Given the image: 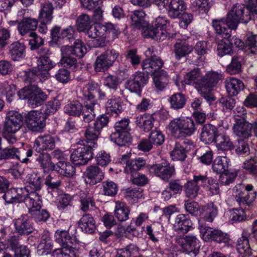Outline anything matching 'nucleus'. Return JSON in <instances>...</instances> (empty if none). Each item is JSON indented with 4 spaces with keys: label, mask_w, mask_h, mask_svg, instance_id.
I'll use <instances>...</instances> for the list:
<instances>
[{
    "label": "nucleus",
    "mask_w": 257,
    "mask_h": 257,
    "mask_svg": "<svg viewBox=\"0 0 257 257\" xmlns=\"http://www.w3.org/2000/svg\"><path fill=\"white\" fill-rule=\"evenodd\" d=\"M86 183L95 185L102 181L103 178V173L96 166L88 167L83 174Z\"/></svg>",
    "instance_id": "obj_17"
},
{
    "label": "nucleus",
    "mask_w": 257,
    "mask_h": 257,
    "mask_svg": "<svg viewBox=\"0 0 257 257\" xmlns=\"http://www.w3.org/2000/svg\"><path fill=\"white\" fill-rule=\"evenodd\" d=\"M101 131L93 123L92 125H89L85 132V137L88 144V146L90 148H94L96 145L95 143L100 134Z\"/></svg>",
    "instance_id": "obj_40"
},
{
    "label": "nucleus",
    "mask_w": 257,
    "mask_h": 257,
    "mask_svg": "<svg viewBox=\"0 0 257 257\" xmlns=\"http://www.w3.org/2000/svg\"><path fill=\"white\" fill-rule=\"evenodd\" d=\"M207 177L204 175H194L193 180L188 181L184 185V190L188 198H195L198 193L199 186L206 182Z\"/></svg>",
    "instance_id": "obj_12"
},
{
    "label": "nucleus",
    "mask_w": 257,
    "mask_h": 257,
    "mask_svg": "<svg viewBox=\"0 0 257 257\" xmlns=\"http://www.w3.org/2000/svg\"><path fill=\"white\" fill-rule=\"evenodd\" d=\"M36 222H45L50 217V214L46 209H37L30 213Z\"/></svg>",
    "instance_id": "obj_62"
},
{
    "label": "nucleus",
    "mask_w": 257,
    "mask_h": 257,
    "mask_svg": "<svg viewBox=\"0 0 257 257\" xmlns=\"http://www.w3.org/2000/svg\"><path fill=\"white\" fill-rule=\"evenodd\" d=\"M225 87L229 95L235 96L243 89L244 84L238 79L230 77L225 80Z\"/></svg>",
    "instance_id": "obj_35"
},
{
    "label": "nucleus",
    "mask_w": 257,
    "mask_h": 257,
    "mask_svg": "<svg viewBox=\"0 0 257 257\" xmlns=\"http://www.w3.org/2000/svg\"><path fill=\"white\" fill-rule=\"evenodd\" d=\"M73 197L70 194H64L59 197V202L57 204V208L59 210H64L69 207L72 205Z\"/></svg>",
    "instance_id": "obj_60"
},
{
    "label": "nucleus",
    "mask_w": 257,
    "mask_h": 257,
    "mask_svg": "<svg viewBox=\"0 0 257 257\" xmlns=\"http://www.w3.org/2000/svg\"><path fill=\"white\" fill-rule=\"evenodd\" d=\"M217 128L211 124H205L202 129L200 139L205 144H210L215 142L217 136Z\"/></svg>",
    "instance_id": "obj_30"
},
{
    "label": "nucleus",
    "mask_w": 257,
    "mask_h": 257,
    "mask_svg": "<svg viewBox=\"0 0 257 257\" xmlns=\"http://www.w3.org/2000/svg\"><path fill=\"white\" fill-rule=\"evenodd\" d=\"M55 65L54 63L47 55L41 56L38 59L37 68L41 70L49 71Z\"/></svg>",
    "instance_id": "obj_58"
},
{
    "label": "nucleus",
    "mask_w": 257,
    "mask_h": 257,
    "mask_svg": "<svg viewBox=\"0 0 257 257\" xmlns=\"http://www.w3.org/2000/svg\"><path fill=\"white\" fill-rule=\"evenodd\" d=\"M212 27L216 32L219 35H222L225 39L221 41L217 45V52L218 55L222 57L226 55H231L233 53L232 46H231V42L228 40L230 38L231 30L225 27H223V23L220 21L214 20L212 21Z\"/></svg>",
    "instance_id": "obj_5"
},
{
    "label": "nucleus",
    "mask_w": 257,
    "mask_h": 257,
    "mask_svg": "<svg viewBox=\"0 0 257 257\" xmlns=\"http://www.w3.org/2000/svg\"><path fill=\"white\" fill-rule=\"evenodd\" d=\"M154 119L152 115L144 114L136 117V123L145 132H149L154 126Z\"/></svg>",
    "instance_id": "obj_41"
},
{
    "label": "nucleus",
    "mask_w": 257,
    "mask_h": 257,
    "mask_svg": "<svg viewBox=\"0 0 257 257\" xmlns=\"http://www.w3.org/2000/svg\"><path fill=\"white\" fill-rule=\"evenodd\" d=\"M55 239L63 247H72L76 241L75 237L71 236L65 230H57L55 233Z\"/></svg>",
    "instance_id": "obj_32"
},
{
    "label": "nucleus",
    "mask_w": 257,
    "mask_h": 257,
    "mask_svg": "<svg viewBox=\"0 0 257 257\" xmlns=\"http://www.w3.org/2000/svg\"><path fill=\"white\" fill-rule=\"evenodd\" d=\"M173 161H184L187 155L186 151L180 144H176L174 149L170 152Z\"/></svg>",
    "instance_id": "obj_57"
},
{
    "label": "nucleus",
    "mask_w": 257,
    "mask_h": 257,
    "mask_svg": "<svg viewBox=\"0 0 257 257\" xmlns=\"http://www.w3.org/2000/svg\"><path fill=\"white\" fill-rule=\"evenodd\" d=\"M203 78L200 70L195 68L185 75L184 80L186 84L194 85L198 90L203 88Z\"/></svg>",
    "instance_id": "obj_23"
},
{
    "label": "nucleus",
    "mask_w": 257,
    "mask_h": 257,
    "mask_svg": "<svg viewBox=\"0 0 257 257\" xmlns=\"http://www.w3.org/2000/svg\"><path fill=\"white\" fill-rule=\"evenodd\" d=\"M128 16L134 24L138 27L142 25L146 16V14L144 10H138L131 12Z\"/></svg>",
    "instance_id": "obj_54"
},
{
    "label": "nucleus",
    "mask_w": 257,
    "mask_h": 257,
    "mask_svg": "<svg viewBox=\"0 0 257 257\" xmlns=\"http://www.w3.org/2000/svg\"><path fill=\"white\" fill-rule=\"evenodd\" d=\"M241 57L235 55L232 57L231 63L227 66L226 71L230 74H235L241 70Z\"/></svg>",
    "instance_id": "obj_53"
},
{
    "label": "nucleus",
    "mask_w": 257,
    "mask_h": 257,
    "mask_svg": "<svg viewBox=\"0 0 257 257\" xmlns=\"http://www.w3.org/2000/svg\"><path fill=\"white\" fill-rule=\"evenodd\" d=\"M218 150L222 151L225 155L219 156V158H223L229 160L228 156L231 155L230 149L233 147V144L229 137L223 134H219L216 137L214 142Z\"/></svg>",
    "instance_id": "obj_16"
},
{
    "label": "nucleus",
    "mask_w": 257,
    "mask_h": 257,
    "mask_svg": "<svg viewBox=\"0 0 257 257\" xmlns=\"http://www.w3.org/2000/svg\"><path fill=\"white\" fill-rule=\"evenodd\" d=\"M80 209L84 212L89 210L90 206L93 207L95 202L93 197L87 190L81 191L79 193Z\"/></svg>",
    "instance_id": "obj_38"
},
{
    "label": "nucleus",
    "mask_w": 257,
    "mask_h": 257,
    "mask_svg": "<svg viewBox=\"0 0 257 257\" xmlns=\"http://www.w3.org/2000/svg\"><path fill=\"white\" fill-rule=\"evenodd\" d=\"M149 35L152 39L162 41L166 39L169 36H171L172 34H168L165 29L161 28V27H153L150 29L149 31Z\"/></svg>",
    "instance_id": "obj_50"
},
{
    "label": "nucleus",
    "mask_w": 257,
    "mask_h": 257,
    "mask_svg": "<svg viewBox=\"0 0 257 257\" xmlns=\"http://www.w3.org/2000/svg\"><path fill=\"white\" fill-rule=\"evenodd\" d=\"M25 73L24 80L30 84H35V82L38 81L43 83L49 76L48 71L41 70L38 68L33 69L31 71L25 72Z\"/></svg>",
    "instance_id": "obj_21"
},
{
    "label": "nucleus",
    "mask_w": 257,
    "mask_h": 257,
    "mask_svg": "<svg viewBox=\"0 0 257 257\" xmlns=\"http://www.w3.org/2000/svg\"><path fill=\"white\" fill-rule=\"evenodd\" d=\"M218 213L217 207L213 203L210 202L204 206L203 214L204 220L208 222H212Z\"/></svg>",
    "instance_id": "obj_49"
},
{
    "label": "nucleus",
    "mask_w": 257,
    "mask_h": 257,
    "mask_svg": "<svg viewBox=\"0 0 257 257\" xmlns=\"http://www.w3.org/2000/svg\"><path fill=\"white\" fill-rule=\"evenodd\" d=\"M118 56L114 49H108L97 57L94 69L96 72H104L111 67Z\"/></svg>",
    "instance_id": "obj_6"
},
{
    "label": "nucleus",
    "mask_w": 257,
    "mask_h": 257,
    "mask_svg": "<svg viewBox=\"0 0 257 257\" xmlns=\"http://www.w3.org/2000/svg\"><path fill=\"white\" fill-rule=\"evenodd\" d=\"M73 162H58V172L66 177H71L75 173Z\"/></svg>",
    "instance_id": "obj_48"
},
{
    "label": "nucleus",
    "mask_w": 257,
    "mask_h": 257,
    "mask_svg": "<svg viewBox=\"0 0 257 257\" xmlns=\"http://www.w3.org/2000/svg\"><path fill=\"white\" fill-rule=\"evenodd\" d=\"M170 108L174 110L183 108L187 102L186 96L180 92H177L172 95L169 98Z\"/></svg>",
    "instance_id": "obj_39"
},
{
    "label": "nucleus",
    "mask_w": 257,
    "mask_h": 257,
    "mask_svg": "<svg viewBox=\"0 0 257 257\" xmlns=\"http://www.w3.org/2000/svg\"><path fill=\"white\" fill-rule=\"evenodd\" d=\"M199 229L203 238L205 240H212L219 243L225 244L228 242V235L221 230L213 229L204 224L199 225Z\"/></svg>",
    "instance_id": "obj_8"
},
{
    "label": "nucleus",
    "mask_w": 257,
    "mask_h": 257,
    "mask_svg": "<svg viewBox=\"0 0 257 257\" xmlns=\"http://www.w3.org/2000/svg\"><path fill=\"white\" fill-rule=\"evenodd\" d=\"M149 76L139 72L133 74L125 83V87L132 92H140L142 88L148 83Z\"/></svg>",
    "instance_id": "obj_9"
},
{
    "label": "nucleus",
    "mask_w": 257,
    "mask_h": 257,
    "mask_svg": "<svg viewBox=\"0 0 257 257\" xmlns=\"http://www.w3.org/2000/svg\"><path fill=\"white\" fill-rule=\"evenodd\" d=\"M34 147L37 152L47 150H51L55 147V141L50 136H40L36 140Z\"/></svg>",
    "instance_id": "obj_28"
},
{
    "label": "nucleus",
    "mask_w": 257,
    "mask_h": 257,
    "mask_svg": "<svg viewBox=\"0 0 257 257\" xmlns=\"http://www.w3.org/2000/svg\"><path fill=\"white\" fill-rule=\"evenodd\" d=\"M16 231L21 235H27L32 233L34 227L30 217L27 214H23L14 220Z\"/></svg>",
    "instance_id": "obj_13"
},
{
    "label": "nucleus",
    "mask_w": 257,
    "mask_h": 257,
    "mask_svg": "<svg viewBox=\"0 0 257 257\" xmlns=\"http://www.w3.org/2000/svg\"><path fill=\"white\" fill-rule=\"evenodd\" d=\"M125 166L124 172L127 174L135 175L137 171L141 169L145 165L144 162H123Z\"/></svg>",
    "instance_id": "obj_56"
},
{
    "label": "nucleus",
    "mask_w": 257,
    "mask_h": 257,
    "mask_svg": "<svg viewBox=\"0 0 257 257\" xmlns=\"http://www.w3.org/2000/svg\"><path fill=\"white\" fill-rule=\"evenodd\" d=\"M110 139L111 141L120 146H125L132 141L131 136L128 132L124 131H115L111 134Z\"/></svg>",
    "instance_id": "obj_43"
},
{
    "label": "nucleus",
    "mask_w": 257,
    "mask_h": 257,
    "mask_svg": "<svg viewBox=\"0 0 257 257\" xmlns=\"http://www.w3.org/2000/svg\"><path fill=\"white\" fill-rule=\"evenodd\" d=\"M9 55L13 61H20L26 56V47L23 43L15 42L9 46Z\"/></svg>",
    "instance_id": "obj_29"
},
{
    "label": "nucleus",
    "mask_w": 257,
    "mask_h": 257,
    "mask_svg": "<svg viewBox=\"0 0 257 257\" xmlns=\"http://www.w3.org/2000/svg\"><path fill=\"white\" fill-rule=\"evenodd\" d=\"M61 50L64 54H72L79 58H82L87 52L84 43L79 39L75 41L73 45L63 46Z\"/></svg>",
    "instance_id": "obj_19"
},
{
    "label": "nucleus",
    "mask_w": 257,
    "mask_h": 257,
    "mask_svg": "<svg viewBox=\"0 0 257 257\" xmlns=\"http://www.w3.org/2000/svg\"><path fill=\"white\" fill-rule=\"evenodd\" d=\"M42 201L41 196L36 191H31L27 199L25 200V204L29 210V213L37 209H41Z\"/></svg>",
    "instance_id": "obj_37"
},
{
    "label": "nucleus",
    "mask_w": 257,
    "mask_h": 257,
    "mask_svg": "<svg viewBox=\"0 0 257 257\" xmlns=\"http://www.w3.org/2000/svg\"><path fill=\"white\" fill-rule=\"evenodd\" d=\"M168 128L173 136L177 139L193 135L197 129V124L190 117H178L169 123Z\"/></svg>",
    "instance_id": "obj_1"
},
{
    "label": "nucleus",
    "mask_w": 257,
    "mask_h": 257,
    "mask_svg": "<svg viewBox=\"0 0 257 257\" xmlns=\"http://www.w3.org/2000/svg\"><path fill=\"white\" fill-rule=\"evenodd\" d=\"M192 225L188 214H180L176 216L173 226L178 233H186L192 228Z\"/></svg>",
    "instance_id": "obj_18"
},
{
    "label": "nucleus",
    "mask_w": 257,
    "mask_h": 257,
    "mask_svg": "<svg viewBox=\"0 0 257 257\" xmlns=\"http://www.w3.org/2000/svg\"><path fill=\"white\" fill-rule=\"evenodd\" d=\"M236 247L238 252L242 254V257H250L251 255L252 249L246 233H243L241 237L238 239Z\"/></svg>",
    "instance_id": "obj_33"
},
{
    "label": "nucleus",
    "mask_w": 257,
    "mask_h": 257,
    "mask_svg": "<svg viewBox=\"0 0 257 257\" xmlns=\"http://www.w3.org/2000/svg\"><path fill=\"white\" fill-rule=\"evenodd\" d=\"M126 60L130 63L134 68L141 64V57L137 53V50L136 49L128 50L125 55Z\"/></svg>",
    "instance_id": "obj_52"
},
{
    "label": "nucleus",
    "mask_w": 257,
    "mask_h": 257,
    "mask_svg": "<svg viewBox=\"0 0 257 257\" xmlns=\"http://www.w3.org/2000/svg\"><path fill=\"white\" fill-rule=\"evenodd\" d=\"M46 116L38 110H32L25 116L27 127L32 131H40L45 126Z\"/></svg>",
    "instance_id": "obj_7"
},
{
    "label": "nucleus",
    "mask_w": 257,
    "mask_h": 257,
    "mask_svg": "<svg viewBox=\"0 0 257 257\" xmlns=\"http://www.w3.org/2000/svg\"><path fill=\"white\" fill-rule=\"evenodd\" d=\"M121 79L116 75L109 74L104 79V85L110 89L113 90L115 93L122 94V91L119 89L121 84Z\"/></svg>",
    "instance_id": "obj_44"
},
{
    "label": "nucleus",
    "mask_w": 257,
    "mask_h": 257,
    "mask_svg": "<svg viewBox=\"0 0 257 257\" xmlns=\"http://www.w3.org/2000/svg\"><path fill=\"white\" fill-rule=\"evenodd\" d=\"M98 107L97 103H91L87 104L82 108V115L83 121L85 122L89 123L93 120L95 117L96 108Z\"/></svg>",
    "instance_id": "obj_47"
},
{
    "label": "nucleus",
    "mask_w": 257,
    "mask_h": 257,
    "mask_svg": "<svg viewBox=\"0 0 257 257\" xmlns=\"http://www.w3.org/2000/svg\"><path fill=\"white\" fill-rule=\"evenodd\" d=\"M122 101L119 96L113 94L112 98L107 100L105 104L106 111L112 115H118L123 110Z\"/></svg>",
    "instance_id": "obj_25"
},
{
    "label": "nucleus",
    "mask_w": 257,
    "mask_h": 257,
    "mask_svg": "<svg viewBox=\"0 0 257 257\" xmlns=\"http://www.w3.org/2000/svg\"><path fill=\"white\" fill-rule=\"evenodd\" d=\"M41 178L35 172L28 174L26 178V180L30 187L33 189L38 190L41 186Z\"/></svg>",
    "instance_id": "obj_55"
},
{
    "label": "nucleus",
    "mask_w": 257,
    "mask_h": 257,
    "mask_svg": "<svg viewBox=\"0 0 257 257\" xmlns=\"http://www.w3.org/2000/svg\"><path fill=\"white\" fill-rule=\"evenodd\" d=\"M54 7L52 3L45 2L41 4L38 19L41 23H50L53 19Z\"/></svg>",
    "instance_id": "obj_36"
},
{
    "label": "nucleus",
    "mask_w": 257,
    "mask_h": 257,
    "mask_svg": "<svg viewBox=\"0 0 257 257\" xmlns=\"http://www.w3.org/2000/svg\"><path fill=\"white\" fill-rule=\"evenodd\" d=\"M62 57L60 62L64 67H67L72 69H75L78 66L77 60L71 57V54H64L61 51Z\"/></svg>",
    "instance_id": "obj_63"
},
{
    "label": "nucleus",
    "mask_w": 257,
    "mask_h": 257,
    "mask_svg": "<svg viewBox=\"0 0 257 257\" xmlns=\"http://www.w3.org/2000/svg\"><path fill=\"white\" fill-rule=\"evenodd\" d=\"M38 26V21L36 19L25 18L22 19L18 25V31L20 34L24 36L35 33Z\"/></svg>",
    "instance_id": "obj_22"
},
{
    "label": "nucleus",
    "mask_w": 257,
    "mask_h": 257,
    "mask_svg": "<svg viewBox=\"0 0 257 257\" xmlns=\"http://www.w3.org/2000/svg\"><path fill=\"white\" fill-rule=\"evenodd\" d=\"M252 125L246 121L237 122L233 127V133L237 136L244 139L251 136Z\"/></svg>",
    "instance_id": "obj_31"
},
{
    "label": "nucleus",
    "mask_w": 257,
    "mask_h": 257,
    "mask_svg": "<svg viewBox=\"0 0 257 257\" xmlns=\"http://www.w3.org/2000/svg\"><path fill=\"white\" fill-rule=\"evenodd\" d=\"M85 145L74 150L71 154L70 161H90L92 158L91 148Z\"/></svg>",
    "instance_id": "obj_27"
},
{
    "label": "nucleus",
    "mask_w": 257,
    "mask_h": 257,
    "mask_svg": "<svg viewBox=\"0 0 257 257\" xmlns=\"http://www.w3.org/2000/svg\"><path fill=\"white\" fill-rule=\"evenodd\" d=\"M130 207L123 202L117 201L114 210V215L119 222L125 221L129 218Z\"/></svg>",
    "instance_id": "obj_34"
},
{
    "label": "nucleus",
    "mask_w": 257,
    "mask_h": 257,
    "mask_svg": "<svg viewBox=\"0 0 257 257\" xmlns=\"http://www.w3.org/2000/svg\"><path fill=\"white\" fill-rule=\"evenodd\" d=\"M164 65V62L159 57L153 55L151 58L144 60L142 63V67L147 73L155 75L159 73Z\"/></svg>",
    "instance_id": "obj_15"
},
{
    "label": "nucleus",
    "mask_w": 257,
    "mask_h": 257,
    "mask_svg": "<svg viewBox=\"0 0 257 257\" xmlns=\"http://www.w3.org/2000/svg\"><path fill=\"white\" fill-rule=\"evenodd\" d=\"M72 247H63L55 249L52 252L54 257H76Z\"/></svg>",
    "instance_id": "obj_61"
},
{
    "label": "nucleus",
    "mask_w": 257,
    "mask_h": 257,
    "mask_svg": "<svg viewBox=\"0 0 257 257\" xmlns=\"http://www.w3.org/2000/svg\"><path fill=\"white\" fill-rule=\"evenodd\" d=\"M221 75L217 72H208L203 78V88H211L214 86L221 79Z\"/></svg>",
    "instance_id": "obj_46"
},
{
    "label": "nucleus",
    "mask_w": 257,
    "mask_h": 257,
    "mask_svg": "<svg viewBox=\"0 0 257 257\" xmlns=\"http://www.w3.org/2000/svg\"><path fill=\"white\" fill-rule=\"evenodd\" d=\"M176 241L184 251L191 256H195L200 248L199 241L194 236H186L184 238H176Z\"/></svg>",
    "instance_id": "obj_11"
},
{
    "label": "nucleus",
    "mask_w": 257,
    "mask_h": 257,
    "mask_svg": "<svg viewBox=\"0 0 257 257\" xmlns=\"http://www.w3.org/2000/svg\"><path fill=\"white\" fill-rule=\"evenodd\" d=\"M251 20L250 12L242 4L233 6L225 19H221L222 26L226 25L229 30H235L239 23H247Z\"/></svg>",
    "instance_id": "obj_2"
},
{
    "label": "nucleus",
    "mask_w": 257,
    "mask_h": 257,
    "mask_svg": "<svg viewBox=\"0 0 257 257\" xmlns=\"http://www.w3.org/2000/svg\"><path fill=\"white\" fill-rule=\"evenodd\" d=\"M20 99H28V103L32 108L41 105L46 99L47 95L36 84H30L18 92Z\"/></svg>",
    "instance_id": "obj_4"
},
{
    "label": "nucleus",
    "mask_w": 257,
    "mask_h": 257,
    "mask_svg": "<svg viewBox=\"0 0 257 257\" xmlns=\"http://www.w3.org/2000/svg\"><path fill=\"white\" fill-rule=\"evenodd\" d=\"M149 171L163 180H168L173 175L175 169L174 166L164 162L161 164H155L150 166Z\"/></svg>",
    "instance_id": "obj_14"
},
{
    "label": "nucleus",
    "mask_w": 257,
    "mask_h": 257,
    "mask_svg": "<svg viewBox=\"0 0 257 257\" xmlns=\"http://www.w3.org/2000/svg\"><path fill=\"white\" fill-rule=\"evenodd\" d=\"M186 10L182 0H171L168 9V16L172 19H180Z\"/></svg>",
    "instance_id": "obj_20"
},
{
    "label": "nucleus",
    "mask_w": 257,
    "mask_h": 257,
    "mask_svg": "<svg viewBox=\"0 0 257 257\" xmlns=\"http://www.w3.org/2000/svg\"><path fill=\"white\" fill-rule=\"evenodd\" d=\"M146 233L149 236V238L154 243H159L162 241L164 236L163 226L159 223L148 225Z\"/></svg>",
    "instance_id": "obj_24"
},
{
    "label": "nucleus",
    "mask_w": 257,
    "mask_h": 257,
    "mask_svg": "<svg viewBox=\"0 0 257 257\" xmlns=\"http://www.w3.org/2000/svg\"><path fill=\"white\" fill-rule=\"evenodd\" d=\"M22 115L18 111L11 110L8 112L4 124V138L10 144H14L17 141L15 134L21 128L23 125Z\"/></svg>",
    "instance_id": "obj_3"
},
{
    "label": "nucleus",
    "mask_w": 257,
    "mask_h": 257,
    "mask_svg": "<svg viewBox=\"0 0 257 257\" xmlns=\"http://www.w3.org/2000/svg\"><path fill=\"white\" fill-rule=\"evenodd\" d=\"M78 225L83 231L90 234L94 232L96 228L95 221L89 213H85L82 216Z\"/></svg>",
    "instance_id": "obj_26"
},
{
    "label": "nucleus",
    "mask_w": 257,
    "mask_h": 257,
    "mask_svg": "<svg viewBox=\"0 0 257 257\" xmlns=\"http://www.w3.org/2000/svg\"><path fill=\"white\" fill-rule=\"evenodd\" d=\"M91 20L89 16L85 14H82L77 19L76 26L78 31L84 32L89 27Z\"/></svg>",
    "instance_id": "obj_59"
},
{
    "label": "nucleus",
    "mask_w": 257,
    "mask_h": 257,
    "mask_svg": "<svg viewBox=\"0 0 257 257\" xmlns=\"http://www.w3.org/2000/svg\"><path fill=\"white\" fill-rule=\"evenodd\" d=\"M83 106L79 102L73 101L66 104L64 107V112L70 115L79 116L82 111Z\"/></svg>",
    "instance_id": "obj_51"
},
{
    "label": "nucleus",
    "mask_w": 257,
    "mask_h": 257,
    "mask_svg": "<svg viewBox=\"0 0 257 257\" xmlns=\"http://www.w3.org/2000/svg\"><path fill=\"white\" fill-rule=\"evenodd\" d=\"M99 86L97 83L93 82L86 84L82 89V94L84 98L89 100L95 98L99 90Z\"/></svg>",
    "instance_id": "obj_45"
},
{
    "label": "nucleus",
    "mask_w": 257,
    "mask_h": 257,
    "mask_svg": "<svg viewBox=\"0 0 257 257\" xmlns=\"http://www.w3.org/2000/svg\"><path fill=\"white\" fill-rule=\"evenodd\" d=\"M169 75L164 70H161L159 73L154 75L153 82L156 89L163 90L168 84Z\"/></svg>",
    "instance_id": "obj_42"
},
{
    "label": "nucleus",
    "mask_w": 257,
    "mask_h": 257,
    "mask_svg": "<svg viewBox=\"0 0 257 257\" xmlns=\"http://www.w3.org/2000/svg\"><path fill=\"white\" fill-rule=\"evenodd\" d=\"M104 27L100 26V24H96L93 26H89L86 29L87 34L89 38H96L97 37L103 36V30Z\"/></svg>",
    "instance_id": "obj_64"
},
{
    "label": "nucleus",
    "mask_w": 257,
    "mask_h": 257,
    "mask_svg": "<svg viewBox=\"0 0 257 257\" xmlns=\"http://www.w3.org/2000/svg\"><path fill=\"white\" fill-rule=\"evenodd\" d=\"M180 35L177 33L172 34V36H169V39L175 38L177 42L174 45V52L175 57L178 60L184 57L191 53L193 50V47L189 45L185 39H180Z\"/></svg>",
    "instance_id": "obj_10"
}]
</instances>
